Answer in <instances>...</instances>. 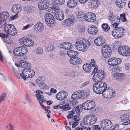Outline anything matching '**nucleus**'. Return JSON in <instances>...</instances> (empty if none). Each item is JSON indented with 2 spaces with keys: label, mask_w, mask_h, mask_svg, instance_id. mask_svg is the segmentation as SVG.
I'll return each mask as SVG.
<instances>
[{
  "label": "nucleus",
  "mask_w": 130,
  "mask_h": 130,
  "mask_svg": "<svg viewBox=\"0 0 130 130\" xmlns=\"http://www.w3.org/2000/svg\"><path fill=\"white\" fill-rule=\"evenodd\" d=\"M9 17V13L6 11H4L0 14V21H6L8 19Z\"/></svg>",
  "instance_id": "nucleus-25"
},
{
  "label": "nucleus",
  "mask_w": 130,
  "mask_h": 130,
  "mask_svg": "<svg viewBox=\"0 0 130 130\" xmlns=\"http://www.w3.org/2000/svg\"><path fill=\"white\" fill-rule=\"evenodd\" d=\"M19 65L22 68H25L24 69H28L30 67V64L28 62L23 60H20L19 62Z\"/></svg>",
  "instance_id": "nucleus-26"
},
{
  "label": "nucleus",
  "mask_w": 130,
  "mask_h": 130,
  "mask_svg": "<svg viewBox=\"0 0 130 130\" xmlns=\"http://www.w3.org/2000/svg\"><path fill=\"white\" fill-rule=\"evenodd\" d=\"M25 46L29 47H32L34 45V43L32 40H29L28 39L27 43H26Z\"/></svg>",
  "instance_id": "nucleus-45"
},
{
  "label": "nucleus",
  "mask_w": 130,
  "mask_h": 130,
  "mask_svg": "<svg viewBox=\"0 0 130 130\" xmlns=\"http://www.w3.org/2000/svg\"><path fill=\"white\" fill-rule=\"evenodd\" d=\"M88 103V101H87L82 104V107L83 109L85 110H89L88 104L87 103Z\"/></svg>",
  "instance_id": "nucleus-51"
},
{
  "label": "nucleus",
  "mask_w": 130,
  "mask_h": 130,
  "mask_svg": "<svg viewBox=\"0 0 130 130\" xmlns=\"http://www.w3.org/2000/svg\"><path fill=\"white\" fill-rule=\"evenodd\" d=\"M83 68L84 70L87 73L90 72L91 71V69L90 68L89 64H85L83 66Z\"/></svg>",
  "instance_id": "nucleus-39"
},
{
  "label": "nucleus",
  "mask_w": 130,
  "mask_h": 130,
  "mask_svg": "<svg viewBox=\"0 0 130 130\" xmlns=\"http://www.w3.org/2000/svg\"><path fill=\"white\" fill-rule=\"evenodd\" d=\"M27 69H24L23 70L22 73H21V79L22 78L24 80H26L27 78H28L27 75Z\"/></svg>",
  "instance_id": "nucleus-38"
},
{
  "label": "nucleus",
  "mask_w": 130,
  "mask_h": 130,
  "mask_svg": "<svg viewBox=\"0 0 130 130\" xmlns=\"http://www.w3.org/2000/svg\"><path fill=\"white\" fill-rule=\"evenodd\" d=\"M6 93L5 92H4L3 94L1 96L0 98V103L4 100L6 98Z\"/></svg>",
  "instance_id": "nucleus-52"
},
{
  "label": "nucleus",
  "mask_w": 130,
  "mask_h": 130,
  "mask_svg": "<svg viewBox=\"0 0 130 130\" xmlns=\"http://www.w3.org/2000/svg\"><path fill=\"white\" fill-rule=\"evenodd\" d=\"M118 23H116L115 22V23L112 24V26L114 29L116 28L117 27H118Z\"/></svg>",
  "instance_id": "nucleus-64"
},
{
  "label": "nucleus",
  "mask_w": 130,
  "mask_h": 130,
  "mask_svg": "<svg viewBox=\"0 0 130 130\" xmlns=\"http://www.w3.org/2000/svg\"><path fill=\"white\" fill-rule=\"evenodd\" d=\"M35 95L38 101H39L40 100V99L43 98V95L39 94H36Z\"/></svg>",
  "instance_id": "nucleus-56"
},
{
  "label": "nucleus",
  "mask_w": 130,
  "mask_h": 130,
  "mask_svg": "<svg viewBox=\"0 0 130 130\" xmlns=\"http://www.w3.org/2000/svg\"><path fill=\"white\" fill-rule=\"evenodd\" d=\"M100 125L103 130H109L112 126L111 121L107 119L103 120L101 121Z\"/></svg>",
  "instance_id": "nucleus-8"
},
{
  "label": "nucleus",
  "mask_w": 130,
  "mask_h": 130,
  "mask_svg": "<svg viewBox=\"0 0 130 130\" xmlns=\"http://www.w3.org/2000/svg\"><path fill=\"white\" fill-rule=\"evenodd\" d=\"M27 75L28 78H31L33 77L35 74V73L33 70L30 67L28 69H27Z\"/></svg>",
  "instance_id": "nucleus-36"
},
{
  "label": "nucleus",
  "mask_w": 130,
  "mask_h": 130,
  "mask_svg": "<svg viewBox=\"0 0 130 130\" xmlns=\"http://www.w3.org/2000/svg\"><path fill=\"white\" fill-rule=\"evenodd\" d=\"M121 20L123 22H125L126 21V19L125 14H120V15Z\"/></svg>",
  "instance_id": "nucleus-53"
},
{
  "label": "nucleus",
  "mask_w": 130,
  "mask_h": 130,
  "mask_svg": "<svg viewBox=\"0 0 130 130\" xmlns=\"http://www.w3.org/2000/svg\"><path fill=\"white\" fill-rule=\"evenodd\" d=\"M117 19H116V17L115 16H114L111 18H109V21L113 23L116 20H117V22H119L120 21V18L119 17H117Z\"/></svg>",
  "instance_id": "nucleus-49"
},
{
  "label": "nucleus",
  "mask_w": 130,
  "mask_h": 130,
  "mask_svg": "<svg viewBox=\"0 0 130 130\" xmlns=\"http://www.w3.org/2000/svg\"><path fill=\"white\" fill-rule=\"evenodd\" d=\"M20 46L18 47L15 48L13 51V53L15 55L17 56H22L21 52V50Z\"/></svg>",
  "instance_id": "nucleus-34"
},
{
  "label": "nucleus",
  "mask_w": 130,
  "mask_h": 130,
  "mask_svg": "<svg viewBox=\"0 0 130 130\" xmlns=\"http://www.w3.org/2000/svg\"><path fill=\"white\" fill-rule=\"evenodd\" d=\"M105 94L108 98H110L111 97H113L114 96L115 93L112 90V89H110L107 87V90L105 91Z\"/></svg>",
  "instance_id": "nucleus-29"
},
{
  "label": "nucleus",
  "mask_w": 130,
  "mask_h": 130,
  "mask_svg": "<svg viewBox=\"0 0 130 130\" xmlns=\"http://www.w3.org/2000/svg\"><path fill=\"white\" fill-rule=\"evenodd\" d=\"M88 31L89 34L94 35L97 33L98 30L96 27L93 25H91L89 27Z\"/></svg>",
  "instance_id": "nucleus-24"
},
{
  "label": "nucleus",
  "mask_w": 130,
  "mask_h": 130,
  "mask_svg": "<svg viewBox=\"0 0 130 130\" xmlns=\"http://www.w3.org/2000/svg\"><path fill=\"white\" fill-rule=\"evenodd\" d=\"M111 70L113 72H114L115 73H117L121 71V68L119 67L116 66L115 67H112Z\"/></svg>",
  "instance_id": "nucleus-44"
},
{
  "label": "nucleus",
  "mask_w": 130,
  "mask_h": 130,
  "mask_svg": "<svg viewBox=\"0 0 130 130\" xmlns=\"http://www.w3.org/2000/svg\"><path fill=\"white\" fill-rule=\"evenodd\" d=\"M68 55L71 58L74 59V58L76 57L77 55V53L76 52H75L72 50H69L67 53Z\"/></svg>",
  "instance_id": "nucleus-31"
},
{
  "label": "nucleus",
  "mask_w": 130,
  "mask_h": 130,
  "mask_svg": "<svg viewBox=\"0 0 130 130\" xmlns=\"http://www.w3.org/2000/svg\"><path fill=\"white\" fill-rule=\"evenodd\" d=\"M0 21V28H3L5 26H4V24L5 23V22H4V21Z\"/></svg>",
  "instance_id": "nucleus-62"
},
{
  "label": "nucleus",
  "mask_w": 130,
  "mask_h": 130,
  "mask_svg": "<svg viewBox=\"0 0 130 130\" xmlns=\"http://www.w3.org/2000/svg\"><path fill=\"white\" fill-rule=\"evenodd\" d=\"M36 53L40 55L42 54L43 52V50L41 47H38L36 48L35 50Z\"/></svg>",
  "instance_id": "nucleus-47"
},
{
  "label": "nucleus",
  "mask_w": 130,
  "mask_h": 130,
  "mask_svg": "<svg viewBox=\"0 0 130 130\" xmlns=\"http://www.w3.org/2000/svg\"><path fill=\"white\" fill-rule=\"evenodd\" d=\"M102 54L103 56L105 58H108L111 55V48L109 45H104L102 49Z\"/></svg>",
  "instance_id": "nucleus-9"
},
{
  "label": "nucleus",
  "mask_w": 130,
  "mask_h": 130,
  "mask_svg": "<svg viewBox=\"0 0 130 130\" xmlns=\"http://www.w3.org/2000/svg\"><path fill=\"white\" fill-rule=\"evenodd\" d=\"M33 28L37 31H41L44 28L43 24L41 22H38L34 26Z\"/></svg>",
  "instance_id": "nucleus-20"
},
{
  "label": "nucleus",
  "mask_w": 130,
  "mask_h": 130,
  "mask_svg": "<svg viewBox=\"0 0 130 130\" xmlns=\"http://www.w3.org/2000/svg\"><path fill=\"white\" fill-rule=\"evenodd\" d=\"M46 48L48 51H52L55 49V47L54 45L50 44L47 46Z\"/></svg>",
  "instance_id": "nucleus-48"
},
{
  "label": "nucleus",
  "mask_w": 130,
  "mask_h": 130,
  "mask_svg": "<svg viewBox=\"0 0 130 130\" xmlns=\"http://www.w3.org/2000/svg\"><path fill=\"white\" fill-rule=\"evenodd\" d=\"M77 18L79 20H81L84 18L85 19V14L83 12L79 11L77 14Z\"/></svg>",
  "instance_id": "nucleus-41"
},
{
  "label": "nucleus",
  "mask_w": 130,
  "mask_h": 130,
  "mask_svg": "<svg viewBox=\"0 0 130 130\" xmlns=\"http://www.w3.org/2000/svg\"><path fill=\"white\" fill-rule=\"evenodd\" d=\"M72 44L71 43L68 42H64L61 43L60 45L61 48L63 49L69 50L72 47Z\"/></svg>",
  "instance_id": "nucleus-23"
},
{
  "label": "nucleus",
  "mask_w": 130,
  "mask_h": 130,
  "mask_svg": "<svg viewBox=\"0 0 130 130\" xmlns=\"http://www.w3.org/2000/svg\"><path fill=\"white\" fill-rule=\"evenodd\" d=\"M71 98L72 99L74 100L80 99L78 95V91L74 92L72 95Z\"/></svg>",
  "instance_id": "nucleus-42"
},
{
  "label": "nucleus",
  "mask_w": 130,
  "mask_h": 130,
  "mask_svg": "<svg viewBox=\"0 0 130 130\" xmlns=\"http://www.w3.org/2000/svg\"><path fill=\"white\" fill-rule=\"evenodd\" d=\"M5 42L8 44H11L12 43V41L10 40L9 38H6L4 39Z\"/></svg>",
  "instance_id": "nucleus-54"
},
{
  "label": "nucleus",
  "mask_w": 130,
  "mask_h": 130,
  "mask_svg": "<svg viewBox=\"0 0 130 130\" xmlns=\"http://www.w3.org/2000/svg\"><path fill=\"white\" fill-rule=\"evenodd\" d=\"M121 60L118 58H111L109 59L108 61V64L111 66H115L121 63Z\"/></svg>",
  "instance_id": "nucleus-13"
},
{
  "label": "nucleus",
  "mask_w": 130,
  "mask_h": 130,
  "mask_svg": "<svg viewBox=\"0 0 130 130\" xmlns=\"http://www.w3.org/2000/svg\"><path fill=\"white\" fill-rule=\"evenodd\" d=\"M68 96V93L66 91L59 92L56 95V98L59 100H62L65 99Z\"/></svg>",
  "instance_id": "nucleus-17"
},
{
  "label": "nucleus",
  "mask_w": 130,
  "mask_h": 130,
  "mask_svg": "<svg viewBox=\"0 0 130 130\" xmlns=\"http://www.w3.org/2000/svg\"><path fill=\"white\" fill-rule=\"evenodd\" d=\"M4 30L5 32L9 35L14 36L17 33V30L14 26L12 24H9L5 25Z\"/></svg>",
  "instance_id": "nucleus-4"
},
{
  "label": "nucleus",
  "mask_w": 130,
  "mask_h": 130,
  "mask_svg": "<svg viewBox=\"0 0 130 130\" xmlns=\"http://www.w3.org/2000/svg\"><path fill=\"white\" fill-rule=\"evenodd\" d=\"M53 108L55 109L60 108L61 109H63L65 111L70 110L71 108V107L69 106V104H66L65 105L61 106L59 105L54 106H53Z\"/></svg>",
  "instance_id": "nucleus-27"
},
{
  "label": "nucleus",
  "mask_w": 130,
  "mask_h": 130,
  "mask_svg": "<svg viewBox=\"0 0 130 130\" xmlns=\"http://www.w3.org/2000/svg\"><path fill=\"white\" fill-rule=\"evenodd\" d=\"M98 1V0H89L88 5L92 8L96 9L99 5V3Z\"/></svg>",
  "instance_id": "nucleus-21"
},
{
  "label": "nucleus",
  "mask_w": 130,
  "mask_h": 130,
  "mask_svg": "<svg viewBox=\"0 0 130 130\" xmlns=\"http://www.w3.org/2000/svg\"><path fill=\"white\" fill-rule=\"evenodd\" d=\"M79 32L80 33H83L85 30V28L83 27H81L78 28Z\"/></svg>",
  "instance_id": "nucleus-57"
},
{
  "label": "nucleus",
  "mask_w": 130,
  "mask_h": 130,
  "mask_svg": "<svg viewBox=\"0 0 130 130\" xmlns=\"http://www.w3.org/2000/svg\"><path fill=\"white\" fill-rule=\"evenodd\" d=\"M102 27L103 30L105 31H108L110 28L109 26L107 24H103L102 25Z\"/></svg>",
  "instance_id": "nucleus-46"
},
{
  "label": "nucleus",
  "mask_w": 130,
  "mask_h": 130,
  "mask_svg": "<svg viewBox=\"0 0 130 130\" xmlns=\"http://www.w3.org/2000/svg\"><path fill=\"white\" fill-rule=\"evenodd\" d=\"M24 38H22L21 39H20L19 40V43L22 45H24Z\"/></svg>",
  "instance_id": "nucleus-63"
},
{
  "label": "nucleus",
  "mask_w": 130,
  "mask_h": 130,
  "mask_svg": "<svg viewBox=\"0 0 130 130\" xmlns=\"http://www.w3.org/2000/svg\"><path fill=\"white\" fill-rule=\"evenodd\" d=\"M113 47L115 49H116L119 47V45H118V43L117 42H115L112 45Z\"/></svg>",
  "instance_id": "nucleus-59"
},
{
  "label": "nucleus",
  "mask_w": 130,
  "mask_h": 130,
  "mask_svg": "<svg viewBox=\"0 0 130 130\" xmlns=\"http://www.w3.org/2000/svg\"><path fill=\"white\" fill-rule=\"evenodd\" d=\"M120 118L122 122H124L122 124L123 125H126L130 123V120H129L130 117L128 114H123L121 116Z\"/></svg>",
  "instance_id": "nucleus-16"
},
{
  "label": "nucleus",
  "mask_w": 130,
  "mask_h": 130,
  "mask_svg": "<svg viewBox=\"0 0 130 130\" xmlns=\"http://www.w3.org/2000/svg\"><path fill=\"white\" fill-rule=\"evenodd\" d=\"M126 1V0H116V4L119 10L125 7Z\"/></svg>",
  "instance_id": "nucleus-18"
},
{
  "label": "nucleus",
  "mask_w": 130,
  "mask_h": 130,
  "mask_svg": "<svg viewBox=\"0 0 130 130\" xmlns=\"http://www.w3.org/2000/svg\"><path fill=\"white\" fill-rule=\"evenodd\" d=\"M77 4L76 1L74 0H69L67 3V5L70 8L75 7Z\"/></svg>",
  "instance_id": "nucleus-30"
},
{
  "label": "nucleus",
  "mask_w": 130,
  "mask_h": 130,
  "mask_svg": "<svg viewBox=\"0 0 130 130\" xmlns=\"http://www.w3.org/2000/svg\"><path fill=\"white\" fill-rule=\"evenodd\" d=\"M78 95L80 98H82L83 99L86 98L89 95V92H84L82 90L78 91Z\"/></svg>",
  "instance_id": "nucleus-28"
},
{
  "label": "nucleus",
  "mask_w": 130,
  "mask_h": 130,
  "mask_svg": "<svg viewBox=\"0 0 130 130\" xmlns=\"http://www.w3.org/2000/svg\"><path fill=\"white\" fill-rule=\"evenodd\" d=\"M87 101H88V103H87L88 104L89 110L91 109L94 107L95 104L94 101L90 100H88Z\"/></svg>",
  "instance_id": "nucleus-40"
},
{
  "label": "nucleus",
  "mask_w": 130,
  "mask_h": 130,
  "mask_svg": "<svg viewBox=\"0 0 130 130\" xmlns=\"http://www.w3.org/2000/svg\"><path fill=\"white\" fill-rule=\"evenodd\" d=\"M118 52L120 55L124 56L130 55V48L127 46H122L118 48Z\"/></svg>",
  "instance_id": "nucleus-10"
},
{
  "label": "nucleus",
  "mask_w": 130,
  "mask_h": 130,
  "mask_svg": "<svg viewBox=\"0 0 130 130\" xmlns=\"http://www.w3.org/2000/svg\"><path fill=\"white\" fill-rule=\"evenodd\" d=\"M78 122L76 121L74 122L72 124V127L73 128H75L76 126L78 125Z\"/></svg>",
  "instance_id": "nucleus-61"
},
{
  "label": "nucleus",
  "mask_w": 130,
  "mask_h": 130,
  "mask_svg": "<svg viewBox=\"0 0 130 130\" xmlns=\"http://www.w3.org/2000/svg\"><path fill=\"white\" fill-rule=\"evenodd\" d=\"M20 49L21 50V52L22 56L26 54L28 50L27 48L24 46H20Z\"/></svg>",
  "instance_id": "nucleus-43"
},
{
  "label": "nucleus",
  "mask_w": 130,
  "mask_h": 130,
  "mask_svg": "<svg viewBox=\"0 0 130 130\" xmlns=\"http://www.w3.org/2000/svg\"><path fill=\"white\" fill-rule=\"evenodd\" d=\"M13 71L14 75L17 78L19 79H21V73H19L16 70L13 69Z\"/></svg>",
  "instance_id": "nucleus-50"
},
{
  "label": "nucleus",
  "mask_w": 130,
  "mask_h": 130,
  "mask_svg": "<svg viewBox=\"0 0 130 130\" xmlns=\"http://www.w3.org/2000/svg\"><path fill=\"white\" fill-rule=\"evenodd\" d=\"M114 78L118 80H121L123 78L124 74L123 73H115L113 75Z\"/></svg>",
  "instance_id": "nucleus-35"
},
{
  "label": "nucleus",
  "mask_w": 130,
  "mask_h": 130,
  "mask_svg": "<svg viewBox=\"0 0 130 130\" xmlns=\"http://www.w3.org/2000/svg\"><path fill=\"white\" fill-rule=\"evenodd\" d=\"M55 18L59 21L62 20L64 18V16L62 13L59 11V8L57 7L56 8H55Z\"/></svg>",
  "instance_id": "nucleus-14"
},
{
  "label": "nucleus",
  "mask_w": 130,
  "mask_h": 130,
  "mask_svg": "<svg viewBox=\"0 0 130 130\" xmlns=\"http://www.w3.org/2000/svg\"><path fill=\"white\" fill-rule=\"evenodd\" d=\"M105 77L104 72L102 70H98L93 75L92 80L94 82L100 81Z\"/></svg>",
  "instance_id": "nucleus-6"
},
{
  "label": "nucleus",
  "mask_w": 130,
  "mask_h": 130,
  "mask_svg": "<svg viewBox=\"0 0 130 130\" xmlns=\"http://www.w3.org/2000/svg\"><path fill=\"white\" fill-rule=\"evenodd\" d=\"M97 118L95 115H87L84 119V123L87 125H92L95 122Z\"/></svg>",
  "instance_id": "nucleus-7"
},
{
  "label": "nucleus",
  "mask_w": 130,
  "mask_h": 130,
  "mask_svg": "<svg viewBox=\"0 0 130 130\" xmlns=\"http://www.w3.org/2000/svg\"><path fill=\"white\" fill-rule=\"evenodd\" d=\"M96 18V15L94 13L88 12L85 14V19L89 22H94Z\"/></svg>",
  "instance_id": "nucleus-12"
},
{
  "label": "nucleus",
  "mask_w": 130,
  "mask_h": 130,
  "mask_svg": "<svg viewBox=\"0 0 130 130\" xmlns=\"http://www.w3.org/2000/svg\"><path fill=\"white\" fill-rule=\"evenodd\" d=\"M69 61L70 63L73 65L80 64L82 62V59L76 57L75 58H74V59L70 58Z\"/></svg>",
  "instance_id": "nucleus-19"
},
{
  "label": "nucleus",
  "mask_w": 130,
  "mask_h": 130,
  "mask_svg": "<svg viewBox=\"0 0 130 130\" xmlns=\"http://www.w3.org/2000/svg\"><path fill=\"white\" fill-rule=\"evenodd\" d=\"M40 89H45L47 87V85L44 83V80H42L37 83Z\"/></svg>",
  "instance_id": "nucleus-37"
},
{
  "label": "nucleus",
  "mask_w": 130,
  "mask_h": 130,
  "mask_svg": "<svg viewBox=\"0 0 130 130\" xmlns=\"http://www.w3.org/2000/svg\"><path fill=\"white\" fill-rule=\"evenodd\" d=\"M85 40H79L77 41L75 44V46L78 50L84 52L87 50V45L85 43Z\"/></svg>",
  "instance_id": "nucleus-3"
},
{
  "label": "nucleus",
  "mask_w": 130,
  "mask_h": 130,
  "mask_svg": "<svg viewBox=\"0 0 130 130\" xmlns=\"http://www.w3.org/2000/svg\"><path fill=\"white\" fill-rule=\"evenodd\" d=\"M107 85L102 82L98 81L93 85V89L97 94H102L107 90Z\"/></svg>",
  "instance_id": "nucleus-1"
},
{
  "label": "nucleus",
  "mask_w": 130,
  "mask_h": 130,
  "mask_svg": "<svg viewBox=\"0 0 130 130\" xmlns=\"http://www.w3.org/2000/svg\"><path fill=\"white\" fill-rule=\"evenodd\" d=\"M49 4L47 1L45 0H40L38 3V7L40 10H44L47 8Z\"/></svg>",
  "instance_id": "nucleus-15"
},
{
  "label": "nucleus",
  "mask_w": 130,
  "mask_h": 130,
  "mask_svg": "<svg viewBox=\"0 0 130 130\" xmlns=\"http://www.w3.org/2000/svg\"><path fill=\"white\" fill-rule=\"evenodd\" d=\"M125 31L123 28L118 27L114 29L112 31V34L115 38L118 39L123 36L125 35Z\"/></svg>",
  "instance_id": "nucleus-2"
},
{
  "label": "nucleus",
  "mask_w": 130,
  "mask_h": 130,
  "mask_svg": "<svg viewBox=\"0 0 130 130\" xmlns=\"http://www.w3.org/2000/svg\"><path fill=\"white\" fill-rule=\"evenodd\" d=\"M89 81H87L85 82H84L82 83L80 86V87L82 88L86 86L89 84Z\"/></svg>",
  "instance_id": "nucleus-55"
},
{
  "label": "nucleus",
  "mask_w": 130,
  "mask_h": 130,
  "mask_svg": "<svg viewBox=\"0 0 130 130\" xmlns=\"http://www.w3.org/2000/svg\"><path fill=\"white\" fill-rule=\"evenodd\" d=\"M73 20L71 18L66 19L62 23L63 25H66L67 26H71L73 23Z\"/></svg>",
  "instance_id": "nucleus-32"
},
{
  "label": "nucleus",
  "mask_w": 130,
  "mask_h": 130,
  "mask_svg": "<svg viewBox=\"0 0 130 130\" xmlns=\"http://www.w3.org/2000/svg\"><path fill=\"white\" fill-rule=\"evenodd\" d=\"M77 103V101L76 100H72L70 102V104L71 105H74Z\"/></svg>",
  "instance_id": "nucleus-60"
},
{
  "label": "nucleus",
  "mask_w": 130,
  "mask_h": 130,
  "mask_svg": "<svg viewBox=\"0 0 130 130\" xmlns=\"http://www.w3.org/2000/svg\"><path fill=\"white\" fill-rule=\"evenodd\" d=\"M22 10L21 6L20 4H15L13 6L12 8V11L16 14L13 17V19H15L18 13L21 12Z\"/></svg>",
  "instance_id": "nucleus-11"
},
{
  "label": "nucleus",
  "mask_w": 130,
  "mask_h": 130,
  "mask_svg": "<svg viewBox=\"0 0 130 130\" xmlns=\"http://www.w3.org/2000/svg\"><path fill=\"white\" fill-rule=\"evenodd\" d=\"M94 42L95 45L98 46H101L105 43L104 40L101 37L96 38L94 40Z\"/></svg>",
  "instance_id": "nucleus-22"
},
{
  "label": "nucleus",
  "mask_w": 130,
  "mask_h": 130,
  "mask_svg": "<svg viewBox=\"0 0 130 130\" xmlns=\"http://www.w3.org/2000/svg\"><path fill=\"white\" fill-rule=\"evenodd\" d=\"M45 22L48 26L52 27L55 25V20L53 16L50 13H47L45 15Z\"/></svg>",
  "instance_id": "nucleus-5"
},
{
  "label": "nucleus",
  "mask_w": 130,
  "mask_h": 130,
  "mask_svg": "<svg viewBox=\"0 0 130 130\" xmlns=\"http://www.w3.org/2000/svg\"><path fill=\"white\" fill-rule=\"evenodd\" d=\"M93 130H100L101 128L98 125H95L93 126Z\"/></svg>",
  "instance_id": "nucleus-58"
},
{
  "label": "nucleus",
  "mask_w": 130,
  "mask_h": 130,
  "mask_svg": "<svg viewBox=\"0 0 130 130\" xmlns=\"http://www.w3.org/2000/svg\"><path fill=\"white\" fill-rule=\"evenodd\" d=\"M65 0H55L53 4V7L55 8H57L56 7L58 6L62 5L64 3Z\"/></svg>",
  "instance_id": "nucleus-33"
}]
</instances>
